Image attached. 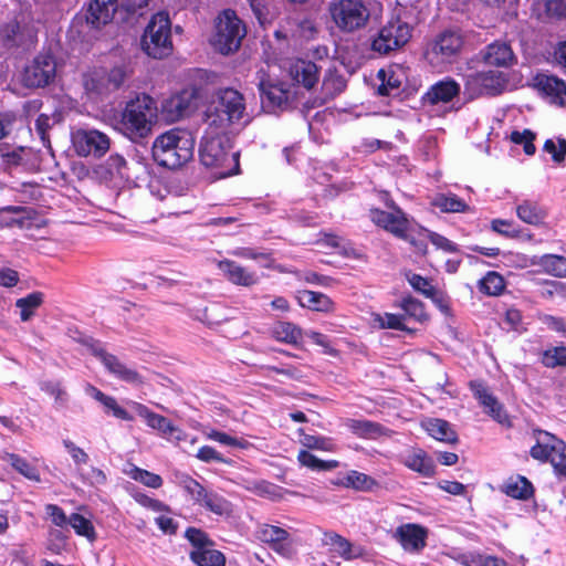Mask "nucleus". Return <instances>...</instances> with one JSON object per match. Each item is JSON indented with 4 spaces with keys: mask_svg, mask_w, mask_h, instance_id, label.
Segmentation results:
<instances>
[{
    "mask_svg": "<svg viewBox=\"0 0 566 566\" xmlns=\"http://www.w3.org/2000/svg\"><path fill=\"white\" fill-rule=\"evenodd\" d=\"M190 558L198 566H224L226 564L223 554L209 547L192 551Z\"/></svg>",
    "mask_w": 566,
    "mask_h": 566,
    "instance_id": "obj_37",
    "label": "nucleus"
},
{
    "mask_svg": "<svg viewBox=\"0 0 566 566\" xmlns=\"http://www.w3.org/2000/svg\"><path fill=\"white\" fill-rule=\"evenodd\" d=\"M535 134L530 129H524L523 132H512L511 140L514 144L523 145L524 153L528 156L535 154V145H534Z\"/></svg>",
    "mask_w": 566,
    "mask_h": 566,
    "instance_id": "obj_55",
    "label": "nucleus"
},
{
    "mask_svg": "<svg viewBox=\"0 0 566 566\" xmlns=\"http://www.w3.org/2000/svg\"><path fill=\"white\" fill-rule=\"evenodd\" d=\"M247 489L256 495L265 496L271 500H276L281 497V489L273 483L268 481H256L252 482Z\"/></svg>",
    "mask_w": 566,
    "mask_h": 566,
    "instance_id": "obj_52",
    "label": "nucleus"
},
{
    "mask_svg": "<svg viewBox=\"0 0 566 566\" xmlns=\"http://www.w3.org/2000/svg\"><path fill=\"white\" fill-rule=\"evenodd\" d=\"M6 460L24 478L34 482H40V474L36 468L29 463L24 458L14 453H8L6 455Z\"/></svg>",
    "mask_w": 566,
    "mask_h": 566,
    "instance_id": "obj_44",
    "label": "nucleus"
},
{
    "mask_svg": "<svg viewBox=\"0 0 566 566\" xmlns=\"http://www.w3.org/2000/svg\"><path fill=\"white\" fill-rule=\"evenodd\" d=\"M250 122L245 98L234 88L220 90L217 105L208 109L205 116V123L211 133H226L232 126H247Z\"/></svg>",
    "mask_w": 566,
    "mask_h": 566,
    "instance_id": "obj_1",
    "label": "nucleus"
},
{
    "mask_svg": "<svg viewBox=\"0 0 566 566\" xmlns=\"http://www.w3.org/2000/svg\"><path fill=\"white\" fill-rule=\"evenodd\" d=\"M84 87L87 93L95 95H108L115 90L108 84V75L106 70L94 71L84 81Z\"/></svg>",
    "mask_w": 566,
    "mask_h": 566,
    "instance_id": "obj_34",
    "label": "nucleus"
},
{
    "mask_svg": "<svg viewBox=\"0 0 566 566\" xmlns=\"http://www.w3.org/2000/svg\"><path fill=\"white\" fill-rule=\"evenodd\" d=\"M233 254L239 258L263 261L266 268H270L272 263L270 253L259 252L252 248H239L233 251Z\"/></svg>",
    "mask_w": 566,
    "mask_h": 566,
    "instance_id": "obj_60",
    "label": "nucleus"
},
{
    "mask_svg": "<svg viewBox=\"0 0 566 566\" xmlns=\"http://www.w3.org/2000/svg\"><path fill=\"white\" fill-rule=\"evenodd\" d=\"M181 483L182 488L191 496L193 502L205 510L216 515L229 514L231 512V504L229 501L218 493L207 490L195 479L185 476Z\"/></svg>",
    "mask_w": 566,
    "mask_h": 566,
    "instance_id": "obj_12",
    "label": "nucleus"
},
{
    "mask_svg": "<svg viewBox=\"0 0 566 566\" xmlns=\"http://www.w3.org/2000/svg\"><path fill=\"white\" fill-rule=\"evenodd\" d=\"M491 229L507 238H517L520 235V230H517L510 220L494 219L491 222Z\"/></svg>",
    "mask_w": 566,
    "mask_h": 566,
    "instance_id": "obj_59",
    "label": "nucleus"
},
{
    "mask_svg": "<svg viewBox=\"0 0 566 566\" xmlns=\"http://www.w3.org/2000/svg\"><path fill=\"white\" fill-rule=\"evenodd\" d=\"M344 485L358 491H371L378 485V483L375 479L365 473L350 471L345 478Z\"/></svg>",
    "mask_w": 566,
    "mask_h": 566,
    "instance_id": "obj_46",
    "label": "nucleus"
},
{
    "mask_svg": "<svg viewBox=\"0 0 566 566\" xmlns=\"http://www.w3.org/2000/svg\"><path fill=\"white\" fill-rule=\"evenodd\" d=\"M297 301L301 306L317 312H332L334 310L333 301L325 294L315 291H300Z\"/></svg>",
    "mask_w": 566,
    "mask_h": 566,
    "instance_id": "obj_28",
    "label": "nucleus"
},
{
    "mask_svg": "<svg viewBox=\"0 0 566 566\" xmlns=\"http://www.w3.org/2000/svg\"><path fill=\"white\" fill-rule=\"evenodd\" d=\"M125 473L133 480L140 482L142 484L151 488L159 489L163 485V479L160 475L140 469L134 464H129Z\"/></svg>",
    "mask_w": 566,
    "mask_h": 566,
    "instance_id": "obj_38",
    "label": "nucleus"
},
{
    "mask_svg": "<svg viewBox=\"0 0 566 566\" xmlns=\"http://www.w3.org/2000/svg\"><path fill=\"white\" fill-rule=\"evenodd\" d=\"M245 35V28L233 10H224L217 20L212 46L221 54L239 50Z\"/></svg>",
    "mask_w": 566,
    "mask_h": 566,
    "instance_id": "obj_5",
    "label": "nucleus"
},
{
    "mask_svg": "<svg viewBox=\"0 0 566 566\" xmlns=\"http://www.w3.org/2000/svg\"><path fill=\"white\" fill-rule=\"evenodd\" d=\"M195 139L192 135L182 129L172 128L159 136L153 143L154 160L163 167L176 169L193 157Z\"/></svg>",
    "mask_w": 566,
    "mask_h": 566,
    "instance_id": "obj_2",
    "label": "nucleus"
},
{
    "mask_svg": "<svg viewBox=\"0 0 566 566\" xmlns=\"http://www.w3.org/2000/svg\"><path fill=\"white\" fill-rule=\"evenodd\" d=\"M480 60L486 65L510 67L516 62V56L507 42L494 41L479 53Z\"/></svg>",
    "mask_w": 566,
    "mask_h": 566,
    "instance_id": "obj_21",
    "label": "nucleus"
},
{
    "mask_svg": "<svg viewBox=\"0 0 566 566\" xmlns=\"http://www.w3.org/2000/svg\"><path fill=\"white\" fill-rule=\"evenodd\" d=\"M335 24L343 31L353 32L363 28L369 19V11L359 0H340L331 7Z\"/></svg>",
    "mask_w": 566,
    "mask_h": 566,
    "instance_id": "obj_7",
    "label": "nucleus"
},
{
    "mask_svg": "<svg viewBox=\"0 0 566 566\" xmlns=\"http://www.w3.org/2000/svg\"><path fill=\"white\" fill-rule=\"evenodd\" d=\"M464 44V38L460 31L447 30L439 34L432 45V54L442 62L455 59Z\"/></svg>",
    "mask_w": 566,
    "mask_h": 566,
    "instance_id": "obj_17",
    "label": "nucleus"
},
{
    "mask_svg": "<svg viewBox=\"0 0 566 566\" xmlns=\"http://www.w3.org/2000/svg\"><path fill=\"white\" fill-rule=\"evenodd\" d=\"M214 136L206 137L201 144L199 156L202 165L209 168H224L231 161L237 165V154L231 153L229 143L223 133H212Z\"/></svg>",
    "mask_w": 566,
    "mask_h": 566,
    "instance_id": "obj_8",
    "label": "nucleus"
},
{
    "mask_svg": "<svg viewBox=\"0 0 566 566\" xmlns=\"http://www.w3.org/2000/svg\"><path fill=\"white\" fill-rule=\"evenodd\" d=\"M74 146L76 153L81 156H93L99 158L104 156L109 147V137L96 129H81L74 135Z\"/></svg>",
    "mask_w": 566,
    "mask_h": 566,
    "instance_id": "obj_14",
    "label": "nucleus"
},
{
    "mask_svg": "<svg viewBox=\"0 0 566 566\" xmlns=\"http://www.w3.org/2000/svg\"><path fill=\"white\" fill-rule=\"evenodd\" d=\"M399 307L402 310L403 322L415 321L423 323L428 319L423 304L411 296L401 300Z\"/></svg>",
    "mask_w": 566,
    "mask_h": 566,
    "instance_id": "obj_36",
    "label": "nucleus"
},
{
    "mask_svg": "<svg viewBox=\"0 0 566 566\" xmlns=\"http://www.w3.org/2000/svg\"><path fill=\"white\" fill-rule=\"evenodd\" d=\"M426 431L436 440L455 444L458 442V436L451 428L450 423L442 419H429L423 422Z\"/></svg>",
    "mask_w": 566,
    "mask_h": 566,
    "instance_id": "obj_31",
    "label": "nucleus"
},
{
    "mask_svg": "<svg viewBox=\"0 0 566 566\" xmlns=\"http://www.w3.org/2000/svg\"><path fill=\"white\" fill-rule=\"evenodd\" d=\"M104 168H105L107 175L109 176V178H113V177L128 178L127 161L119 154L111 155L108 157V159L106 160Z\"/></svg>",
    "mask_w": 566,
    "mask_h": 566,
    "instance_id": "obj_50",
    "label": "nucleus"
},
{
    "mask_svg": "<svg viewBox=\"0 0 566 566\" xmlns=\"http://www.w3.org/2000/svg\"><path fill=\"white\" fill-rule=\"evenodd\" d=\"M133 408L137 412L139 417L145 419L148 427L157 430L159 433L164 429V427L169 422V420L158 413L153 412L148 407L142 405L139 402H133Z\"/></svg>",
    "mask_w": 566,
    "mask_h": 566,
    "instance_id": "obj_45",
    "label": "nucleus"
},
{
    "mask_svg": "<svg viewBox=\"0 0 566 566\" xmlns=\"http://www.w3.org/2000/svg\"><path fill=\"white\" fill-rule=\"evenodd\" d=\"M506 85V77L501 71H481L465 76L464 92L470 98L500 94Z\"/></svg>",
    "mask_w": 566,
    "mask_h": 566,
    "instance_id": "obj_10",
    "label": "nucleus"
},
{
    "mask_svg": "<svg viewBox=\"0 0 566 566\" xmlns=\"http://www.w3.org/2000/svg\"><path fill=\"white\" fill-rule=\"evenodd\" d=\"M373 322L381 329L388 328V329L406 331L409 333L412 332V329L407 327L401 314H394V313L373 314Z\"/></svg>",
    "mask_w": 566,
    "mask_h": 566,
    "instance_id": "obj_43",
    "label": "nucleus"
},
{
    "mask_svg": "<svg viewBox=\"0 0 566 566\" xmlns=\"http://www.w3.org/2000/svg\"><path fill=\"white\" fill-rule=\"evenodd\" d=\"M23 147H18L12 150L0 146V158L4 170H10L13 167H18L22 164Z\"/></svg>",
    "mask_w": 566,
    "mask_h": 566,
    "instance_id": "obj_53",
    "label": "nucleus"
},
{
    "mask_svg": "<svg viewBox=\"0 0 566 566\" xmlns=\"http://www.w3.org/2000/svg\"><path fill=\"white\" fill-rule=\"evenodd\" d=\"M56 63L51 54H39L24 70L23 82L28 87H43L55 76Z\"/></svg>",
    "mask_w": 566,
    "mask_h": 566,
    "instance_id": "obj_15",
    "label": "nucleus"
},
{
    "mask_svg": "<svg viewBox=\"0 0 566 566\" xmlns=\"http://www.w3.org/2000/svg\"><path fill=\"white\" fill-rule=\"evenodd\" d=\"M480 291L488 295H500L505 287L504 279L496 272H489L480 281Z\"/></svg>",
    "mask_w": 566,
    "mask_h": 566,
    "instance_id": "obj_49",
    "label": "nucleus"
},
{
    "mask_svg": "<svg viewBox=\"0 0 566 566\" xmlns=\"http://www.w3.org/2000/svg\"><path fill=\"white\" fill-rule=\"evenodd\" d=\"M186 537L196 547V549H205L209 544L207 534L199 528L189 527L186 531Z\"/></svg>",
    "mask_w": 566,
    "mask_h": 566,
    "instance_id": "obj_63",
    "label": "nucleus"
},
{
    "mask_svg": "<svg viewBox=\"0 0 566 566\" xmlns=\"http://www.w3.org/2000/svg\"><path fill=\"white\" fill-rule=\"evenodd\" d=\"M218 268L223 272L229 282L241 286H252L258 283V276L254 272L231 260L218 262Z\"/></svg>",
    "mask_w": 566,
    "mask_h": 566,
    "instance_id": "obj_24",
    "label": "nucleus"
},
{
    "mask_svg": "<svg viewBox=\"0 0 566 566\" xmlns=\"http://www.w3.org/2000/svg\"><path fill=\"white\" fill-rule=\"evenodd\" d=\"M301 443L307 449H317L323 451H333L335 449V444L331 438L319 436L303 434Z\"/></svg>",
    "mask_w": 566,
    "mask_h": 566,
    "instance_id": "obj_54",
    "label": "nucleus"
},
{
    "mask_svg": "<svg viewBox=\"0 0 566 566\" xmlns=\"http://www.w3.org/2000/svg\"><path fill=\"white\" fill-rule=\"evenodd\" d=\"M157 117L156 101L147 94L138 95L126 104L122 113V129L132 140L145 138L151 134Z\"/></svg>",
    "mask_w": 566,
    "mask_h": 566,
    "instance_id": "obj_3",
    "label": "nucleus"
},
{
    "mask_svg": "<svg viewBox=\"0 0 566 566\" xmlns=\"http://www.w3.org/2000/svg\"><path fill=\"white\" fill-rule=\"evenodd\" d=\"M403 464L421 474L422 476L429 478L434 474V463L428 454L421 449H415L409 451L403 457Z\"/></svg>",
    "mask_w": 566,
    "mask_h": 566,
    "instance_id": "obj_27",
    "label": "nucleus"
},
{
    "mask_svg": "<svg viewBox=\"0 0 566 566\" xmlns=\"http://www.w3.org/2000/svg\"><path fill=\"white\" fill-rule=\"evenodd\" d=\"M69 524L76 532L77 535L84 536L91 542L95 539L96 533L90 520L81 514L73 513L69 517Z\"/></svg>",
    "mask_w": 566,
    "mask_h": 566,
    "instance_id": "obj_48",
    "label": "nucleus"
},
{
    "mask_svg": "<svg viewBox=\"0 0 566 566\" xmlns=\"http://www.w3.org/2000/svg\"><path fill=\"white\" fill-rule=\"evenodd\" d=\"M411 38L408 23L400 19L385 24L371 41V50L379 54H388L403 46Z\"/></svg>",
    "mask_w": 566,
    "mask_h": 566,
    "instance_id": "obj_9",
    "label": "nucleus"
},
{
    "mask_svg": "<svg viewBox=\"0 0 566 566\" xmlns=\"http://www.w3.org/2000/svg\"><path fill=\"white\" fill-rule=\"evenodd\" d=\"M262 107L275 113L289 107L291 91L289 84L262 74L258 83Z\"/></svg>",
    "mask_w": 566,
    "mask_h": 566,
    "instance_id": "obj_11",
    "label": "nucleus"
},
{
    "mask_svg": "<svg viewBox=\"0 0 566 566\" xmlns=\"http://www.w3.org/2000/svg\"><path fill=\"white\" fill-rule=\"evenodd\" d=\"M255 535L259 541L270 545L275 551H280L282 543L290 537L286 530L271 524H260Z\"/></svg>",
    "mask_w": 566,
    "mask_h": 566,
    "instance_id": "obj_29",
    "label": "nucleus"
},
{
    "mask_svg": "<svg viewBox=\"0 0 566 566\" xmlns=\"http://www.w3.org/2000/svg\"><path fill=\"white\" fill-rule=\"evenodd\" d=\"M542 364L548 368L566 366V347H554L543 353Z\"/></svg>",
    "mask_w": 566,
    "mask_h": 566,
    "instance_id": "obj_51",
    "label": "nucleus"
},
{
    "mask_svg": "<svg viewBox=\"0 0 566 566\" xmlns=\"http://www.w3.org/2000/svg\"><path fill=\"white\" fill-rule=\"evenodd\" d=\"M544 272L556 277H566V258L556 254H545L538 263Z\"/></svg>",
    "mask_w": 566,
    "mask_h": 566,
    "instance_id": "obj_41",
    "label": "nucleus"
},
{
    "mask_svg": "<svg viewBox=\"0 0 566 566\" xmlns=\"http://www.w3.org/2000/svg\"><path fill=\"white\" fill-rule=\"evenodd\" d=\"M502 491L507 496L518 500H527L534 493L532 483L525 476L522 475H516L507 479L502 486Z\"/></svg>",
    "mask_w": 566,
    "mask_h": 566,
    "instance_id": "obj_32",
    "label": "nucleus"
},
{
    "mask_svg": "<svg viewBox=\"0 0 566 566\" xmlns=\"http://www.w3.org/2000/svg\"><path fill=\"white\" fill-rule=\"evenodd\" d=\"M536 444L531 448V457L538 461H549L557 475L566 479V444L547 431H534Z\"/></svg>",
    "mask_w": 566,
    "mask_h": 566,
    "instance_id": "obj_6",
    "label": "nucleus"
},
{
    "mask_svg": "<svg viewBox=\"0 0 566 566\" xmlns=\"http://www.w3.org/2000/svg\"><path fill=\"white\" fill-rule=\"evenodd\" d=\"M349 429L361 438H376L382 433V427L368 420H349Z\"/></svg>",
    "mask_w": 566,
    "mask_h": 566,
    "instance_id": "obj_47",
    "label": "nucleus"
},
{
    "mask_svg": "<svg viewBox=\"0 0 566 566\" xmlns=\"http://www.w3.org/2000/svg\"><path fill=\"white\" fill-rule=\"evenodd\" d=\"M544 150L552 155L555 163H562L566 157V140L559 139L558 145L553 139L544 143Z\"/></svg>",
    "mask_w": 566,
    "mask_h": 566,
    "instance_id": "obj_61",
    "label": "nucleus"
},
{
    "mask_svg": "<svg viewBox=\"0 0 566 566\" xmlns=\"http://www.w3.org/2000/svg\"><path fill=\"white\" fill-rule=\"evenodd\" d=\"M43 303L44 294L39 291L32 292L24 297L18 298L15 301V307L19 310L20 319L22 322L30 321Z\"/></svg>",
    "mask_w": 566,
    "mask_h": 566,
    "instance_id": "obj_33",
    "label": "nucleus"
},
{
    "mask_svg": "<svg viewBox=\"0 0 566 566\" xmlns=\"http://www.w3.org/2000/svg\"><path fill=\"white\" fill-rule=\"evenodd\" d=\"M108 75V84L117 91L125 83L129 76L128 69L125 65H116L111 70L106 71Z\"/></svg>",
    "mask_w": 566,
    "mask_h": 566,
    "instance_id": "obj_58",
    "label": "nucleus"
},
{
    "mask_svg": "<svg viewBox=\"0 0 566 566\" xmlns=\"http://www.w3.org/2000/svg\"><path fill=\"white\" fill-rule=\"evenodd\" d=\"M427 534V530L423 526L406 523L396 528L394 538L405 551L418 553L426 546Z\"/></svg>",
    "mask_w": 566,
    "mask_h": 566,
    "instance_id": "obj_19",
    "label": "nucleus"
},
{
    "mask_svg": "<svg viewBox=\"0 0 566 566\" xmlns=\"http://www.w3.org/2000/svg\"><path fill=\"white\" fill-rule=\"evenodd\" d=\"M536 86L558 106L566 105V82L555 75L541 74L536 76Z\"/></svg>",
    "mask_w": 566,
    "mask_h": 566,
    "instance_id": "obj_23",
    "label": "nucleus"
},
{
    "mask_svg": "<svg viewBox=\"0 0 566 566\" xmlns=\"http://www.w3.org/2000/svg\"><path fill=\"white\" fill-rule=\"evenodd\" d=\"M460 93V84L453 78H446L433 84L424 95V99L434 105L448 103Z\"/></svg>",
    "mask_w": 566,
    "mask_h": 566,
    "instance_id": "obj_26",
    "label": "nucleus"
},
{
    "mask_svg": "<svg viewBox=\"0 0 566 566\" xmlns=\"http://www.w3.org/2000/svg\"><path fill=\"white\" fill-rule=\"evenodd\" d=\"M272 334L275 339L287 344H297L302 338L301 329L289 322L277 323L273 327Z\"/></svg>",
    "mask_w": 566,
    "mask_h": 566,
    "instance_id": "obj_42",
    "label": "nucleus"
},
{
    "mask_svg": "<svg viewBox=\"0 0 566 566\" xmlns=\"http://www.w3.org/2000/svg\"><path fill=\"white\" fill-rule=\"evenodd\" d=\"M516 216L521 221L527 224L539 226L544 223L547 213L537 202L523 200L516 206Z\"/></svg>",
    "mask_w": 566,
    "mask_h": 566,
    "instance_id": "obj_30",
    "label": "nucleus"
},
{
    "mask_svg": "<svg viewBox=\"0 0 566 566\" xmlns=\"http://www.w3.org/2000/svg\"><path fill=\"white\" fill-rule=\"evenodd\" d=\"M140 45L153 59H164L172 53L171 21L167 12L160 11L151 17L144 30Z\"/></svg>",
    "mask_w": 566,
    "mask_h": 566,
    "instance_id": "obj_4",
    "label": "nucleus"
},
{
    "mask_svg": "<svg viewBox=\"0 0 566 566\" xmlns=\"http://www.w3.org/2000/svg\"><path fill=\"white\" fill-rule=\"evenodd\" d=\"M346 87L345 78L336 72L329 71L323 78L322 92L325 99H333Z\"/></svg>",
    "mask_w": 566,
    "mask_h": 566,
    "instance_id": "obj_40",
    "label": "nucleus"
},
{
    "mask_svg": "<svg viewBox=\"0 0 566 566\" xmlns=\"http://www.w3.org/2000/svg\"><path fill=\"white\" fill-rule=\"evenodd\" d=\"M408 282L416 291L422 293L426 296H431L433 294L434 290L430 282L419 274L408 275Z\"/></svg>",
    "mask_w": 566,
    "mask_h": 566,
    "instance_id": "obj_64",
    "label": "nucleus"
},
{
    "mask_svg": "<svg viewBox=\"0 0 566 566\" xmlns=\"http://www.w3.org/2000/svg\"><path fill=\"white\" fill-rule=\"evenodd\" d=\"M387 206L391 208L392 211L387 212L380 209H371L370 210V219L371 221L384 228L386 231L390 232L395 237L410 241L411 244L416 245L413 240L409 238V229L410 221L406 217V214L399 209L392 200L387 201Z\"/></svg>",
    "mask_w": 566,
    "mask_h": 566,
    "instance_id": "obj_13",
    "label": "nucleus"
},
{
    "mask_svg": "<svg viewBox=\"0 0 566 566\" xmlns=\"http://www.w3.org/2000/svg\"><path fill=\"white\" fill-rule=\"evenodd\" d=\"M207 437L213 441H217L221 444L231 446V447H239V448H245L248 442L244 440H239L234 437H231L224 432L218 431V430H211L207 433Z\"/></svg>",
    "mask_w": 566,
    "mask_h": 566,
    "instance_id": "obj_62",
    "label": "nucleus"
},
{
    "mask_svg": "<svg viewBox=\"0 0 566 566\" xmlns=\"http://www.w3.org/2000/svg\"><path fill=\"white\" fill-rule=\"evenodd\" d=\"M298 462L313 471H331L336 469L339 463L336 460L324 461L306 450H301L297 455Z\"/></svg>",
    "mask_w": 566,
    "mask_h": 566,
    "instance_id": "obj_39",
    "label": "nucleus"
},
{
    "mask_svg": "<svg viewBox=\"0 0 566 566\" xmlns=\"http://www.w3.org/2000/svg\"><path fill=\"white\" fill-rule=\"evenodd\" d=\"M290 76L294 82L307 90L313 88L318 82V69L312 61L297 60L290 65Z\"/></svg>",
    "mask_w": 566,
    "mask_h": 566,
    "instance_id": "obj_25",
    "label": "nucleus"
},
{
    "mask_svg": "<svg viewBox=\"0 0 566 566\" xmlns=\"http://www.w3.org/2000/svg\"><path fill=\"white\" fill-rule=\"evenodd\" d=\"M470 388L474 397L483 406L484 411L489 413L494 420L500 423L507 422V416L503 406L499 400L489 391L488 387L481 381H471Z\"/></svg>",
    "mask_w": 566,
    "mask_h": 566,
    "instance_id": "obj_22",
    "label": "nucleus"
},
{
    "mask_svg": "<svg viewBox=\"0 0 566 566\" xmlns=\"http://www.w3.org/2000/svg\"><path fill=\"white\" fill-rule=\"evenodd\" d=\"M118 9V0H93L90 2L85 21L95 30H101L111 23Z\"/></svg>",
    "mask_w": 566,
    "mask_h": 566,
    "instance_id": "obj_20",
    "label": "nucleus"
},
{
    "mask_svg": "<svg viewBox=\"0 0 566 566\" xmlns=\"http://www.w3.org/2000/svg\"><path fill=\"white\" fill-rule=\"evenodd\" d=\"M92 354L97 357L105 368L123 381L140 385L143 377L134 369L128 368L116 356L107 353L102 347H92Z\"/></svg>",
    "mask_w": 566,
    "mask_h": 566,
    "instance_id": "obj_18",
    "label": "nucleus"
},
{
    "mask_svg": "<svg viewBox=\"0 0 566 566\" xmlns=\"http://www.w3.org/2000/svg\"><path fill=\"white\" fill-rule=\"evenodd\" d=\"M432 205L447 213L470 211V207L454 193H438L433 198Z\"/></svg>",
    "mask_w": 566,
    "mask_h": 566,
    "instance_id": "obj_35",
    "label": "nucleus"
},
{
    "mask_svg": "<svg viewBox=\"0 0 566 566\" xmlns=\"http://www.w3.org/2000/svg\"><path fill=\"white\" fill-rule=\"evenodd\" d=\"M101 403L107 411H111L114 417L126 421L134 420V417L127 410L120 407L114 397L106 395Z\"/></svg>",
    "mask_w": 566,
    "mask_h": 566,
    "instance_id": "obj_57",
    "label": "nucleus"
},
{
    "mask_svg": "<svg viewBox=\"0 0 566 566\" xmlns=\"http://www.w3.org/2000/svg\"><path fill=\"white\" fill-rule=\"evenodd\" d=\"M195 90H184L169 97L163 105V113L169 122H177L190 115L197 107Z\"/></svg>",
    "mask_w": 566,
    "mask_h": 566,
    "instance_id": "obj_16",
    "label": "nucleus"
},
{
    "mask_svg": "<svg viewBox=\"0 0 566 566\" xmlns=\"http://www.w3.org/2000/svg\"><path fill=\"white\" fill-rule=\"evenodd\" d=\"M54 123V118L46 114H40L35 120V132L42 144L46 147H50L49 130L53 127Z\"/></svg>",
    "mask_w": 566,
    "mask_h": 566,
    "instance_id": "obj_56",
    "label": "nucleus"
}]
</instances>
